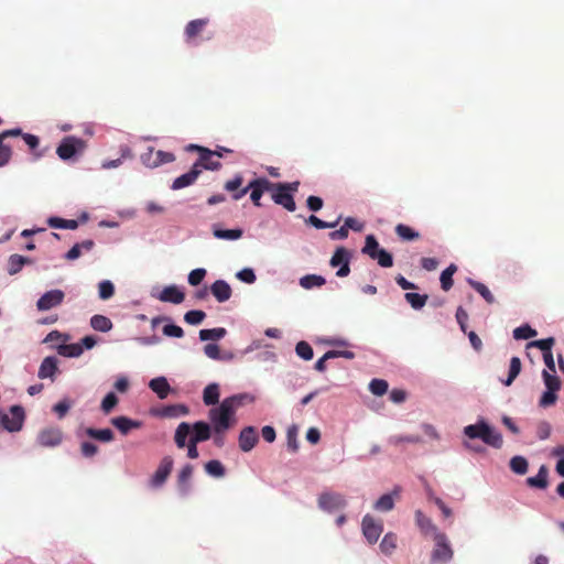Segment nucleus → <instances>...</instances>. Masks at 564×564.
Segmentation results:
<instances>
[{"instance_id": "aec40b11", "label": "nucleus", "mask_w": 564, "mask_h": 564, "mask_svg": "<svg viewBox=\"0 0 564 564\" xmlns=\"http://www.w3.org/2000/svg\"><path fill=\"white\" fill-rule=\"evenodd\" d=\"M194 467L191 464H186L182 467L177 475V488L180 492L185 496L191 489V478L193 476Z\"/></svg>"}, {"instance_id": "2f4dec72", "label": "nucleus", "mask_w": 564, "mask_h": 564, "mask_svg": "<svg viewBox=\"0 0 564 564\" xmlns=\"http://www.w3.org/2000/svg\"><path fill=\"white\" fill-rule=\"evenodd\" d=\"M47 225L51 227V228H56V229H70V230H75L78 228V221L75 220V219H63V218H59V217H50L47 219Z\"/></svg>"}, {"instance_id": "680f3d73", "label": "nucleus", "mask_w": 564, "mask_h": 564, "mask_svg": "<svg viewBox=\"0 0 564 564\" xmlns=\"http://www.w3.org/2000/svg\"><path fill=\"white\" fill-rule=\"evenodd\" d=\"M118 404V398L115 392H109L101 401V410L108 414Z\"/></svg>"}, {"instance_id": "f704fd0d", "label": "nucleus", "mask_w": 564, "mask_h": 564, "mask_svg": "<svg viewBox=\"0 0 564 564\" xmlns=\"http://www.w3.org/2000/svg\"><path fill=\"white\" fill-rule=\"evenodd\" d=\"M90 326L98 332H109L112 328V322L104 315L96 314L90 318Z\"/></svg>"}, {"instance_id": "4be33fe9", "label": "nucleus", "mask_w": 564, "mask_h": 564, "mask_svg": "<svg viewBox=\"0 0 564 564\" xmlns=\"http://www.w3.org/2000/svg\"><path fill=\"white\" fill-rule=\"evenodd\" d=\"M271 198L276 205H281L289 212H294L296 209L293 195L286 191L276 189Z\"/></svg>"}, {"instance_id": "0e129e2a", "label": "nucleus", "mask_w": 564, "mask_h": 564, "mask_svg": "<svg viewBox=\"0 0 564 564\" xmlns=\"http://www.w3.org/2000/svg\"><path fill=\"white\" fill-rule=\"evenodd\" d=\"M286 441H288L289 449H291L293 453H295L299 449L296 426L289 427L288 433H286Z\"/></svg>"}, {"instance_id": "72a5a7b5", "label": "nucleus", "mask_w": 564, "mask_h": 564, "mask_svg": "<svg viewBox=\"0 0 564 564\" xmlns=\"http://www.w3.org/2000/svg\"><path fill=\"white\" fill-rule=\"evenodd\" d=\"M213 235L217 239L237 240L242 237L243 231L239 228H237V229H220V228L214 227Z\"/></svg>"}, {"instance_id": "58836bf2", "label": "nucleus", "mask_w": 564, "mask_h": 564, "mask_svg": "<svg viewBox=\"0 0 564 564\" xmlns=\"http://www.w3.org/2000/svg\"><path fill=\"white\" fill-rule=\"evenodd\" d=\"M30 262V260L23 256L20 254H12L9 258L8 261V273L10 275L17 274L21 271L22 267Z\"/></svg>"}, {"instance_id": "4468645a", "label": "nucleus", "mask_w": 564, "mask_h": 564, "mask_svg": "<svg viewBox=\"0 0 564 564\" xmlns=\"http://www.w3.org/2000/svg\"><path fill=\"white\" fill-rule=\"evenodd\" d=\"M173 465H174V460L172 458V456H164L154 475L152 476V479H151V484L153 487H161L167 479V477L170 476L172 469H173Z\"/></svg>"}, {"instance_id": "c85d7f7f", "label": "nucleus", "mask_w": 564, "mask_h": 564, "mask_svg": "<svg viewBox=\"0 0 564 564\" xmlns=\"http://www.w3.org/2000/svg\"><path fill=\"white\" fill-rule=\"evenodd\" d=\"M85 433L87 436L104 443L111 442L115 438V434L110 429L97 430L94 427H87Z\"/></svg>"}, {"instance_id": "a878e982", "label": "nucleus", "mask_w": 564, "mask_h": 564, "mask_svg": "<svg viewBox=\"0 0 564 564\" xmlns=\"http://www.w3.org/2000/svg\"><path fill=\"white\" fill-rule=\"evenodd\" d=\"M149 387L153 392L156 393L160 399H165L171 391L170 383L165 377H158L152 379L149 383Z\"/></svg>"}, {"instance_id": "49530a36", "label": "nucleus", "mask_w": 564, "mask_h": 564, "mask_svg": "<svg viewBox=\"0 0 564 564\" xmlns=\"http://www.w3.org/2000/svg\"><path fill=\"white\" fill-rule=\"evenodd\" d=\"M521 371V360L519 357H512L510 360L509 375L507 380L503 381V384L509 387L512 384L514 379L519 376Z\"/></svg>"}, {"instance_id": "bf43d9fd", "label": "nucleus", "mask_w": 564, "mask_h": 564, "mask_svg": "<svg viewBox=\"0 0 564 564\" xmlns=\"http://www.w3.org/2000/svg\"><path fill=\"white\" fill-rule=\"evenodd\" d=\"M141 162L150 169L160 166V161L155 160V150L153 148H149L148 151L141 155Z\"/></svg>"}, {"instance_id": "de8ad7c7", "label": "nucleus", "mask_w": 564, "mask_h": 564, "mask_svg": "<svg viewBox=\"0 0 564 564\" xmlns=\"http://www.w3.org/2000/svg\"><path fill=\"white\" fill-rule=\"evenodd\" d=\"M205 470L208 475L217 478L223 477L225 475V467L217 459H213L206 463Z\"/></svg>"}, {"instance_id": "20e7f679", "label": "nucleus", "mask_w": 564, "mask_h": 564, "mask_svg": "<svg viewBox=\"0 0 564 564\" xmlns=\"http://www.w3.org/2000/svg\"><path fill=\"white\" fill-rule=\"evenodd\" d=\"M242 184H243V176L240 173H238L231 180H228L225 183L224 188L227 192L231 193V197L235 200H239L249 191H251L250 199L252 200V203L256 206L260 207L261 206L260 199L263 195V193L260 191V188H257L256 186H251V183H249L246 187L240 188L242 186Z\"/></svg>"}, {"instance_id": "ddd939ff", "label": "nucleus", "mask_w": 564, "mask_h": 564, "mask_svg": "<svg viewBox=\"0 0 564 564\" xmlns=\"http://www.w3.org/2000/svg\"><path fill=\"white\" fill-rule=\"evenodd\" d=\"M349 261L350 253L347 251V249L344 247H338L330 258L329 264L334 268L340 265L336 272V275L338 278H345L350 273Z\"/></svg>"}, {"instance_id": "69168bd1", "label": "nucleus", "mask_w": 564, "mask_h": 564, "mask_svg": "<svg viewBox=\"0 0 564 564\" xmlns=\"http://www.w3.org/2000/svg\"><path fill=\"white\" fill-rule=\"evenodd\" d=\"M206 276V270L203 268L194 269L188 274V283L193 286H196L202 283L204 278Z\"/></svg>"}, {"instance_id": "f8f14e48", "label": "nucleus", "mask_w": 564, "mask_h": 564, "mask_svg": "<svg viewBox=\"0 0 564 564\" xmlns=\"http://www.w3.org/2000/svg\"><path fill=\"white\" fill-rule=\"evenodd\" d=\"M346 500L341 494L326 491L318 497V507L327 512L343 509Z\"/></svg>"}, {"instance_id": "864d4df0", "label": "nucleus", "mask_w": 564, "mask_h": 564, "mask_svg": "<svg viewBox=\"0 0 564 564\" xmlns=\"http://www.w3.org/2000/svg\"><path fill=\"white\" fill-rule=\"evenodd\" d=\"M296 355L304 360H311L314 356L313 348L304 340L299 341L295 347Z\"/></svg>"}, {"instance_id": "4c0bfd02", "label": "nucleus", "mask_w": 564, "mask_h": 564, "mask_svg": "<svg viewBox=\"0 0 564 564\" xmlns=\"http://www.w3.org/2000/svg\"><path fill=\"white\" fill-rule=\"evenodd\" d=\"M250 183H251V186H256L257 188H260V191L262 193H264V192L271 193V196L273 195V193L276 192V189H279V186H280V183H273V182L269 181L267 177H258V178L252 180Z\"/></svg>"}, {"instance_id": "a18cd8bd", "label": "nucleus", "mask_w": 564, "mask_h": 564, "mask_svg": "<svg viewBox=\"0 0 564 564\" xmlns=\"http://www.w3.org/2000/svg\"><path fill=\"white\" fill-rule=\"evenodd\" d=\"M468 283L475 291H477L484 297V300L488 304H492L495 302V296L484 283L474 281L471 279L468 280Z\"/></svg>"}, {"instance_id": "13d9d810", "label": "nucleus", "mask_w": 564, "mask_h": 564, "mask_svg": "<svg viewBox=\"0 0 564 564\" xmlns=\"http://www.w3.org/2000/svg\"><path fill=\"white\" fill-rule=\"evenodd\" d=\"M554 343H555L554 338L549 337V338L531 341V343H529L528 346L529 347H538L539 349H541L543 351V355H544L547 352H552V347H553Z\"/></svg>"}, {"instance_id": "9b49d317", "label": "nucleus", "mask_w": 564, "mask_h": 564, "mask_svg": "<svg viewBox=\"0 0 564 564\" xmlns=\"http://www.w3.org/2000/svg\"><path fill=\"white\" fill-rule=\"evenodd\" d=\"M65 299L64 291L54 289L45 292L36 302V308L41 312L59 306Z\"/></svg>"}, {"instance_id": "e433bc0d", "label": "nucleus", "mask_w": 564, "mask_h": 564, "mask_svg": "<svg viewBox=\"0 0 564 564\" xmlns=\"http://www.w3.org/2000/svg\"><path fill=\"white\" fill-rule=\"evenodd\" d=\"M57 352L64 357H79L83 354V346L78 343L59 345L57 347Z\"/></svg>"}, {"instance_id": "2eb2a0df", "label": "nucleus", "mask_w": 564, "mask_h": 564, "mask_svg": "<svg viewBox=\"0 0 564 564\" xmlns=\"http://www.w3.org/2000/svg\"><path fill=\"white\" fill-rule=\"evenodd\" d=\"M258 442H259V435H258L256 427L246 426L240 431V434L238 437V444H239V448L242 452H245V453L250 452L252 448H254V446L258 444Z\"/></svg>"}, {"instance_id": "6ab92c4d", "label": "nucleus", "mask_w": 564, "mask_h": 564, "mask_svg": "<svg viewBox=\"0 0 564 564\" xmlns=\"http://www.w3.org/2000/svg\"><path fill=\"white\" fill-rule=\"evenodd\" d=\"M210 292L219 303H224L231 297L230 285L224 280H217L210 285Z\"/></svg>"}, {"instance_id": "052dcab7", "label": "nucleus", "mask_w": 564, "mask_h": 564, "mask_svg": "<svg viewBox=\"0 0 564 564\" xmlns=\"http://www.w3.org/2000/svg\"><path fill=\"white\" fill-rule=\"evenodd\" d=\"M339 219L340 217L334 221V223H327V221H324L322 219H319L318 217L314 216V215H311L306 223L314 226L315 228L317 229H325V228H334L337 226V224L339 223Z\"/></svg>"}, {"instance_id": "39448f33", "label": "nucleus", "mask_w": 564, "mask_h": 564, "mask_svg": "<svg viewBox=\"0 0 564 564\" xmlns=\"http://www.w3.org/2000/svg\"><path fill=\"white\" fill-rule=\"evenodd\" d=\"M542 378L546 387V391L540 398L539 405L541 408H549L555 404L557 400V391L561 389V380L546 369L542 371Z\"/></svg>"}, {"instance_id": "423d86ee", "label": "nucleus", "mask_w": 564, "mask_h": 564, "mask_svg": "<svg viewBox=\"0 0 564 564\" xmlns=\"http://www.w3.org/2000/svg\"><path fill=\"white\" fill-rule=\"evenodd\" d=\"M188 149L195 150L199 153L198 160L193 165L198 166L200 172L203 170L218 171L221 167V163L213 159L214 156L221 158L220 151H212L207 148L196 144H191Z\"/></svg>"}, {"instance_id": "c03bdc74", "label": "nucleus", "mask_w": 564, "mask_h": 564, "mask_svg": "<svg viewBox=\"0 0 564 564\" xmlns=\"http://www.w3.org/2000/svg\"><path fill=\"white\" fill-rule=\"evenodd\" d=\"M120 151H121V156L116 160H108V161L102 162V164H101L102 169L109 170V169L118 167L122 164L123 159L132 158V151L129 147H127V145L121 147Z\"/></svg>"}, {"instance_id": "c756f323", "label": "nucleus", "mask_w": 564, "mask_h": 564, "mask_svg": "<svg viewBox=\"0 0 564 564\" xmlns=\"http://www.w3.org/2000/svg\"><path fill=\"white\" fill-rule=\"evenodd\" d=\"M203 401L206 405H216L219 402V386L209 383L203 392Z\"/></svg>"}, {"instance_id": "412c9836", "label": "nucleus", "mask_w": 564, "mask_h": 564, "mask_svg": "<svg viewBox=\"0 0 564 564\" xmlns=\"http://www.w3.org/2000/svg\"><path fill=\"white\" fill-rule=\"evenodd\" d=\"M159 299L162 302L180 304L184 301L185 294L177 286L170 285L162 290Z\"/></svg>"}, {"instance_id": "5fc2aeb1", "label": "nucleus", "mask_w": 564, "mask_h": 564, "mask_svg": "<svg viewBox=\"0 0 564 564\" xmlns=\"http://www.w3.org/2000/svg\"><path fill=\"white\" fill-rule=\"evenodd\" d=\"M388 382L383 379H372L369 389L372 394L381 397L388 391Z\"/></svg>"}, {"instance_id": "6e6552de", "label": "nucleus", "mask_w": 564, "mask_h": 564, "mask_svg": "<svg viewBox=\"0 0 564 564\" xmlns=\"http://www.w3.org/2000/svg\"><path fill=\"white\" fill-rule=\"evenodd\" d=\"M86 148L84 140L69 135L65 137L56 149V154L63 161L72 159L77 153H80Z\"/></svg>"}, {"instance_id": "a19ab883", "label": "nucleus", "mask_w": 564, "mask_h": 564, "mask_svg": "<svg viewBox=\"0 0 564 564\" xmlns=\"http://www.w3.org/2000/svg\"><path fill=\"white\" fill-rule=\"evenodd\" d=\"M227 334L226 328L217 327L212 329H200L199 330V339L203 341L206 340H219L224 338Z\"/></svg>"}, {"instance_id": "1a4fd4ad", "label": "nucleus", "mask_w": 564, "mask_h": 564, "mask_svg": "<svg viewBox=\"0 0 564 564\" xmlns=\"http://www.w3.org/2000/svg\"><path fill=\"white\" fill-rule=\"evenodd\" d=\"M25 419V413L22 406L12 405L10 408V414L3 412V424L0 427L9 432H19Z\"/></svg>"}, {"instance_id": "774afa93", "label": "nucleus", "mask_w": 564, "mask_h": 564, "mask_svg": "<svg viewBox=\"0 0 564 564\" xmlns=\"http://www.w3.org/2000/svg\"><path fill=\"white\" fill-rule=\"evenodd\" d=\"M163 334L167 337L181 338L184 336V330L177 325L167 324L163 327Z\"/></svg>"}, {"instance_id": "0eeeda50", "label": "nucleus", "mask_w": 564, "mask_h": 564, "mask_svg": "<svg viewBox=\"0 0 564 564\" xmlns=\"http://www.w3.org/2000/svg\"><path fill=\"white\" fill-rule=\"evenodd\" d=\"M435 546L431 554V563H447L453 558L454 552L445 533H436L434 536Z\"/></svg>"}, {"instance_id": "c9c22d12", "label": "nucleus", "mask_w": 564, "mask_h": 564, "mask_svg": "<svg viewBox=\"0 0 564 564\" xmlns=\"http://www.w3.org/2000/svg\"><path fill=\"white\" fill-rule=\"evenodd\" d=\"M326 283V280L322 275L307 274L300 279V285L303 289L310 290L312 288H319Z\"/></svg>"}, {"instance_id": "393cba45", "label": "nucleus", "mask_w": 564, "mask_h": 564, "mask_svg": "<svg viewBox=\"0 0 564 564\" xmlns=\"http://www.w3.org/2000/svg\"><path fill=\"white\" fill-rule=\"evenodd\" d=\"M111 424L118 429L122 434H128L132 429H139L141 422L131 420L127 416H116L111 419Z\"/></svg>"}, {"instance_id": "8fccbe9b", "label": "nucleus", "mask_w": 564, "mask_h": 564, "mask_svg": "<svg viewBox=\"0 0 564 564\" xmlns=\"http://www.w3.org/2000/svg\"><path fill=\"white\" fill-rule=\"evenodd\" d=\"M404 297L414 310L422 308L427 301V295H421L419 293H405Z\"/></svg>"}, {"instance_id": "f03ea898", "label": "nucleus", "mask_w": 564, "mask_h": 564, "mask_svg": "<svg viewBox=\"0 0 564 564\" xmlns=\"http://www.w3.org/2000/svg\"><path fill=\"white\" fill-rule=\"evenodd\" d=\"M212 431L213 427L204 421H197L193 425L187 422H182L176 427L174 442L178 448H184L186 445V438L191 433L192 435L189 440L200 443L210 438Z\"/></svg>"}, {"instance_id": "e2e57ef3", "label": "nucleus", "mask_w": 564, "mask_h": 564, "mask_svg": "<svg viewBox=\"0 0 564 564\" xmlns=\"http://www.w3.org/2000/svg\"><path fill=\"white\" fill-rule=\"evenodd\" d=\"M205 355L214 360H224L227 359V357L223 356L220 354L219 346L217 344H207L204 347Z\"/></svg>"}, {"instance_id": "bb28decb", "label": "nucleus", "mask_w": 564, "mask_h": 564, "mask_svg": "<svg viewBox=\"0 0 564 564\" xmlns=\"http://www.w3.org/2000/svg\"><path fill=\"white\" fill-rule=\"evenodd\" d=\"M400 489L395 488L392 494L382 495L373 505V508L378 511L387 512L393 509L394 499L393 496L398 497Z\"/></svg>"}, {"instance_id": "dca6fc26", "label": "nucleus", "mask_w": 564, "mask_h": 564, "mask_svg": "<svg viewBox=\"0 0 564 564\" xmlns=\"http://www.w3.org/2000/svg\"><path fill=\"white\" fill-rule=\"evenodd\" d=\"M58 372V359L55 356H47L42 360L37 376L40 379H50L53 382Z\"/></svg>"}, {"instance_id": "ea45409f", "label": "nucleus", "mask_w": 564, "mask_h": 564, "mask_svg": "<svg viewBox=\"0 0 564 564\" xmlns=\"http://www.w3.org/2000/svg\"><path fill=\"white\" fill-rule=\"evenodd\" d=\"M160 414L165 417H177L188 414V408L184 404H173L164 406Z\"/></svg>"}, {"instance_id": "603ef678", "label": "nucleus", "mask_w": 564, "mask_h": 564, "mask_svg": "<svg viewBox=\"0 0 564 564\" xmlns=\"http://www.w3.org/2000/svg\"><path fill=\"white\" fill-rule=\"evenodd\" d=\"M379 243L375 236L369 235L366 237V242L362 248V253L367 254L369 258L375 259V253L379 250Z\"/></svg>"}, {"instance_id": "f3484780", "label": "nucleus", "mask_w": 564, "mask_h": 564, "mask_svg": "<svg viewBox=\"0 0 564 564\" xmlns=\"http://www.w3.org/2000/svg\"><path fill=\"white\" fill-rule=\"evenodd\" d=\"M199 175H200V170H198V166L193 165L192 169L187 173L182 174L181 176L176 177L173 181L171 188L174 191H178L184 187L191 186L196 182V180L198 178Z\"/></svg>"}, {"instance_id": "cd10ccee", "label": "nucleus", "mask_w": 564, "mask_h": 564, "mask_svg": "<svg viewBox=\"0 0 564 564\" xmlns=\"http://www.w3.org/2000/svg\"><path fill=\"white\" fill-rule=\"evenodd\" d=\"M208 20L207 19H196L187 23L185 28V36L187 41L194 40L196 36H198L205 26L207 25Z\"/></svg>"}, {"instance_id": "a211bd4d", "label": "nucleus", "mask_w": 564, "mask_h": 564, "mask_svg": "<svg viewBox=\"0 0 564 564\" xmlns=\"http://www.w3.org/2000/svg\"><path fill=\"white\" fill-rule=\"evenodd\" d=\"M63 434L58 429H46L40 432L37 442L45 447L56 446L62 442Z\"/></svg>"}, {"instance_id": "7c9ffc66", "label": "nucleus", "mask_w": 564, "mask_h": 564, "mask_svg": "<svg viewBox=\"0 0 564 564\" xmlns=\"http://www.w3.org/2000/svg\"><path fill=\"white\" fill-rule=\"evenodd\" d=\"M456 271H457V265L452 263L441 273V276H440L441 288L445 292H447L452 289V286L454 284L453 275L456 273Z\"/></svg>"}, {"instance_id": "3c124183", "label": "nucleus", "mask_w": 564, "mask_h": 564, "mask_svg": "<svg viewBox=\"0 0 564 564\" xmlns=\"http://www.w3.org/2000/svg\"><path fill=\"white\" fill-rule=\"evenodd\" d=\"M99 297L101 300H109L115 294V285L109 280H104L98 284Z\"/></svg>"}, {"instance_id": "5701e85b", "label": "nucleus", "mask_w": 564, "mask_h": 564, "mask_svg": "<svg viewBox=\"0 0 564 564\" xmlns=\"http://www.w3.org/2000/svg\"><path fill=\"white\" fill-rule=\"evenodd\" d=\"M415 521L423 534H433V536H435L436 533H440L437 531V528L432 522V520L429 517H426L421 510L415 511Z\"/></svg>"}, {"instance_id": "09e8293b", "label": "nucleus", "mask_w": 564, "mask_h": 564, "mask_svg": "<svg viewBox=\"0 0 564 564\" xmlns=\"http://www.w3.org/2000/svg\"><path fill=\"white\" fill-rule=\"evenodd\" d=\"M373 256V260H377L380 267L391 268L393 265L392 254L388 252L386 249L380 248Z\"/></svg>"}, {"instance_id": "f257e3e1", "label": "nucleus", "mask_w": 564, "mask_h": 564, "mask_svg": "<svg viewBox=\"0 0 564 564\" xmlns=\"http://www.w3.org/2000/svg\"><path fill=\"white\" fill-rule=\"evenodd\" d=\"M245 398L242 394L228 397L209 410L208 417L214 433L227 432L237 423L236 412Z\"/></svg>"}, {"instance_id": "338daca9", "label": "nucleus", "mask_w": 564, "mask_h": 564, "mask_svg": "<svg viewBox=\"0 0 564 564\" xmlns=\"http://www.w3.org/2000/svg\"><path fill=\"white\" fill-rule=\"evenodd\" d=\"M12 156V149L0 139V167L6 166Z\"/></svg>"}, {"instance_id": "473e14b6", "label": "nucleus", "mask_w": 564, "mask_h": 564, "mask_svg": "<svg viewBox=\"0 0 564 564\" xmlns=\"http://www.w3.org/2000/svg\"><path fill=\"white\" fill-rule=\"evenodd\" d=\"M394 230L397 236L404 241H413L420 238V232L404 224H398Z\"/></svg>"}, {"instance_id": "7ed1b4c3", "label": "nucleus", "mask_w": 564, "mask_h": 564, "mask_svg": "<svg viewBox=\"0 0 564 564\" xmlns=\"http://www.w3.org/2000/svg\"><path fill=\"white\" fill-rule=\"evenodd\" d=\"M464 434L469 440H481L485 444L494 447L501 448L503 444L502 435L495 431L484 420L478 421L476 424L465 426Z\"/></svg>"}, {"instance_id": "4d7b16f0", "label": "nucleus", "mask_w": 564, "mask_h": 564, "mask_svg": "<svg viewBox=\"0 0 564 564\" xmlns=\"http://www.w3.org/2000/svg\"><path fill=\"white\" fill-rule=\"evenodd\" d=\"M536 335V330L529 325H522L513 330L516 339H530Z\"/></svg>"}, {"instance_id": "b1692460", "label": "nucleus", "mask_w": 564, "mask_h": 564, "mask_svg": "<svg viewBox=\"0 0 564 564\" xmlns=\"http://www.w3.org/2000/svg\"><path fill=\"white\" fill-rule=\"evenodd\" d=\"M547 475V467L542 465L535 476L527 478V485L532 488L545 489L549 486Z\"/></svg>"}, {"instance_id": "9d476101", "label": "nucleus", "mask_w": 564, "mask_h": 564, "mask_svg": "<svg viewBox=\"0 0 564 564\" xmlns=\"http://www.w3.org/2000/svg\"><path fill=\"white\" fill-rule=\"evenodd\" d=\"M362 533L370 544H375L383 531L381 521H377L372 516L366 514L362 519Z\"/></svg>"}, {"instance_id": "79ce46f5", "label": "nucleus", "mask_w": 564, "mask_h": 564, "mask_svg": "<svg viewBox=\"0 0 564 564\" xmlns=\"http://www.w3.org/2000/svg\"><path fill=\"white\" fill-rule=\"evenodd\" d=\"M397 542L398 538L394 533H387L380 543L381 552L384 553L386 555H391L397 549Z\"/></svg>"}, {"instance_id": "6e6d98bb", "label": "nucleus", "mask_w": 564, "mask_h": 564, "mask_svg": "<svg viewBox=\"0 0 564 564\" xmlns=\"http://www.w3.org/2000/svg\"><path fill=\"white\" fill-rule=\"evenodd\" d=\"M206 317V313L199 310L188 311L184 315V321L189 325H198Z\"/></svg>"}, {"instance_id": "37998d69", "label": "nucleus", "mask_w": 564, "mask_h": 564, "mask_svg": "<svg viewBox=\"0 0 564 564\" xmlns=\"http://www.w3.org/2000/svg\"><path fill=\"white\" fill-rule=\"evenodd\" d=\"M510 469L517 475H524L528 471L529 463L523 456H513L509 463Z\"/></svg>"}]
</instances>
